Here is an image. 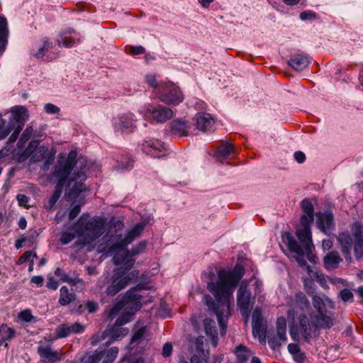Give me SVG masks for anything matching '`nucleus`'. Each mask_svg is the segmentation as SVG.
I'll use <instances>...</instances> for the list:
<instances>
[{"mask_svg": "<svg viewBox=\"0 0 363 363\" xmlns=\"http://www.w3.org/2000/svg\"><path fill=\"white\" fill-rule=\"evenodd\" d=\"M86 226V222L83 220V216H81L79 220L74 223L71 228L74 230L76 234L80 238L79 239H83L86 234V230L84 229Z\"/></svg>", "mask_w": 363, "mask_h": 363, "instance_id": "4c0bfd02", "label": "nucleus"}, {"mask_svg": "<svg viewBox=\"0 0 363 363\" xmlns=\"http://www.w3.org/2000/svg\"><path fill=\"white\" fill-rule=\"evenodd\" d=\"M44 109L47 113L56 114L60 112V108L52 104H46Z\"/></svg>", "mask_w": 363, "mask_h": 363, "instance_id": "0e129e2a", "label": "nucleus"}, {"mask_svg": "<svg viewBox=\"0 0 363 363\" xmlns=\"http://www.w3.org/2000/svg\"><path fill=\"white\" fill-rule=\"evenodd\" d=\"M315 216L317 217L316 225L318 228L323 233L330 235L335 228L333 213L330 211H319L316 213Z\"/></svg>", "mask_w": 363, "mask_h": 363, "instance_id": "f8f14e48", "label": "nucleus"}, {"mask_svg": "<svg viewBox=\"0 0 363 363\" xmlns=\"http://www.w3.org/2000/svg\"><path fill=\"white\" fill-rule=\"evenodd\" d=\"M315 317L318 319V330L320 328H330L333 325V320L330 315L326 314V311L322 313V314H316L315 313Z\"/></svg>", "mask_w": 363, "mask_h": 363, "instance_id": "f704fd0d", "label": "nucleus"}, {"mask_svg": "<svg viewBox=\"0 0 363 363\" xmlns=\"http://www.w3.org/2000/svg\"><path fill=\"white\" fill-rule=\"evenodd\" d=\"M105 355V347L100 346L90 355H85L80 358V363H99Z\"/></svg>", "mask_w": 363, "mask_h": 363, "instance_id": "cd10ccee", "label": "nucleus"}, {"mask_svg": "<svg viewBox=\"0 0 363 363\" xmlns=\"http://www.w3.org/2000/svg\"><path fill=\"white\" fill-rule=\"evenodd\" d=\"M169 127L172 134L179 137L187 136L190 129L189 123L182 119H174L169 123Z\"/></svg>", "mask_w": 363, "mask_h": 363, "instance_id": "5701e85b", "label": "nucleus"}, {"mask_svg": "<svg viewBox=\"0 0 363 363\" xmlns=\"http://www.w3.org/2000/svg\"><path fill=\"white\" fill-rule=\"evenodd\" d=\"M75 238L74 233L63 232L61 235L60 241L63 245L69 243Z\"/></svg>", "mask_w": 363, "mask_h": 363, "instance_id": "864d4df0", "label": "nucleus"}, {"mask_svg": "<svg viewBox=\"0 0 363 363\" xmlns=\"http://www.w3.org/2000/svg\"><path fill=\"white\" fill-rule=\"evenodd\" d=\"M19 318L26 322H32L35 317L32 315L31 311L29 309L22 311L19 313Z\"/></svg>", "mask_w": 363, "mask_h": 363, "instance_id": "6e6d98bb", "label": "nucleus"}, {"mask_svg": "<svg viewBox=\"0 0 363 363\" xmlns=\"http://www.w3.org/2000/svg\"><path fill=\"white\" fill-rule=\"evenodd\" d=\"M213 123V118L208 113H201L196 116V127L200 130H208Z\"/></svg>", "mask_w": 363, "mask_h": 363, "instance_id": "7c9ffc66", "label": "nucleus"}, {"mask_svg": "<svg viewBox=\"0 0 363 363\" xmlns=\"http://www.w3.org/2000/svg\"><path fill=\"white\" fill-rule=\"evenodd\" d=\"M144 225L141 223L136 224L126 235V241L131 243L136 238H138L143 231Z\"/></svg>", "mask_w": 363, "mask_h": 363, "instance_id": "58836bf2", "label": "nucleus"}, {"mask_svg": "<svg viewBox=\"0 0 363 363\" xmlns=\"http://www.w3.org/2000/svg\"><path fill=\"white\" fill-rule=\"evenodd\" d=\"M263 322V315L262 309L256 308L252 315V323Z\"/></svg>", "mask_w": 363, "mask_h": 363, "instance_id": "5fc2aeb1", "label": "nucleus"}, {"mask_svg": "<svg viewBox=\"0 0 363 363\" xmlns=\"http://www.w3.org/2000/svg\"><path fill=\"white\" fill-rule=\"evenodd\" d=\"M102 346H104L105 347V355L103 357L104 358L103 363L113 362L118 354V352H119L118 347H112L106 350V348L109 346V345H107V342H106V344L103 345Z\"/></svg>", "mask_w": 363, "mask_h": 363, "instance_id": "c9c22d12", "label": "nucleus"}, {"mask_svg": "<svg viewBox=\"0 0 363 363\" xmlns=\"http://www.w3.org/2000/svg\"><path fill=\"white\" fill-rule=\"evenodd\" d=\"M209 356L208 355V353H206V355L202 354H194L191 357V363H208ZM180 363H189L186 361H183Z\"/></svg>", "mask_w": 363, "mask_h": 363, "instance_id": "3c124183", "label": "nucleus"}, {"mask_svg": "<svg viewBox=\"0 0 363 363\" xmlns=\"http://www.w3.org/2000/svg\"><path fill=\"white\" fill-rule=\"evenodd\" d=\"M195 347L196 350L197 352V354H202L206 355V353H208V355L209 356V351L208 350H205L203 349V337L200 336L196 338L195 341Z\"/></svg>", "mask_w": 363, "mask_h": 363, "instance_id": "09e8293b", "label": "nucleus"}, {"mask_svg": "<svg viewBox=\"0 0 363 363\" xmlns=\"http://www.w3.org/2000/svg\"><path fill=\"white\" fill-rule=\"evenodd\" d=\"M128 328L123 327L116 321L113 325L108 326L104 330V334L110 337L107 345H110L113 341L122 339L128 334Z\"/></svg>", "mask_w": 363, "mask_h": 363, "instance_id": "f3484780", "label": "nucleus"}, {"mask_svg": "<svg viewBox=\"0 0 363 363\" xmlns=\"http://www.w3.org/2000/svg\"><path fill=\"white\" fill-rule=\"evenodd\" d=\"M145 82L147 84V85L153 89V94L155 96L157 95V91L160 87V85L162 82H165V81L158 82L157 79V76L155 74H147L145 77Z\"/></svg>", "mask_w": 363, "mask_h": 363, "instance_id": "e433bc0d", "label": "nucleus"}, {"mask_svg": "<svg viewBox=\"0 0 363 363\" xmlns=\"http://www.w3.org/2000/svg\"><path fill=\"white\" fill-rule=\"evenodd\" d=\"M9 30L6 18L0 16V52H4L8 43Z\"/></svg>", "mask_w": 363, "mask_h": 363, "instance_id": "c756f323", "label": "nucleus"}, {"mask_svg": "<svg viewBox=\"0 0 363 363\" xmlns=\"http://www.w3.org/2000/svg\"><path fill=\"white\" fill-rule=\"evenodd\" d=\"M147 111L155 121L160 123L166 122L173 116L171 108L160 104L148 108Z\"/></svg>", "mask_w": 363, "mask_h": 363, "instance_id": "dca6fc26", "label": "nucleus"}, {"mask_svg": "<svg viewBox=\"0 0 363 363\" xmlns=\"http://www.w3.org/2000/svg\"><path fill=\"white\" fill-rule=\"evenodd\" d=\"M141 149L144 153L155 158L165 157L168 154L164 143L155 138L144 140L141 144Z\"/></svg>", "mask_w": 363, "mask_h": 363, "instance_id": "6e6552de", "label": "nucleus"}, {"mask_svg": "<svg viewBox=\"0 0 363 363\" xmlns=\"http://www.w3.org/2000/svg\"><path fill=\"white\" fill-rule=\"evenodd\" d=\"M342 259L337 251H331L323 258L324 267L328 270L337 269Z\"/></svg>", "mask_w": 363, "mask_h": 363, "instance_id": "393cba45", "label": "nucleus"}, {"mask_svg": "<svg viewBox=\"0 0 363 363\" xmlns=\"http://www.w3.org/2000/svg\"><path fill=\"white\" fill-rule=\"evenodd\" d=\"M303 221H300V228H296V235L306 252L310 253L312 248L314 247L312 240L311 224L306 221V218H303Z\"/></svg>", "mask_w": 363, "mask_h": 363, "instance_id": "1a4fd4ad", "label": "nucleus"}, {"mask_svg": "<svg viewBox=\"0 0 363 363\" xmlns=\"http://www.w3.org/2000/svg\"><path fill=\"white\" fill-rule=\"evenodd\" d=\"M156 97L169 106H177L184 100V94L181 89L170 81L162 83Z\"/></svg>", "mask_w": 363, "mask_h": 363, "instance_id": "20e7f679", "label": "nucleus"}, {"mask_svg": "<svg viewBox=\"0 0 363 363\" xmlns=\"http://www.w3.org/2000/svg\"><path fill=\"white\" fill-rule=\"evenodd\" d=\"M37 352L41 361L45 363H55L63 358V354L57 350H52L50 345L39 346Z\"/></svg>", "mask_w": 363, "mask_h": 363, "instance_id": "2eb2a0df", "label": "nucleus"}, {"mask_svg": "<svg viewBox=\"0 0 363 363\" xmlns=\"http://www.w3.org/2000/svg\"><path fill=\"white\" fill-rule=\"evenodd\" d=\"M86 179V175L82 169L81 170L74 172L72 177L69 180L68 184L70 185L71 182H74L72 189L71 193L75 196H77L80 193L86 190V185L84 182Z\"/></svg>", "mask_w": 363, "mask_h": 363, "instance_id": "a211bd4d", "label": "nucleus"}, {"mask_svg": "<svg viewBox=\"0 0 363 363\" xmlns=\"http://www.w3.org/2000/svg\"><path fill=\"white\" fill-rule=\"evenodd\" d=\"M60 196L61 194H59L57 191L53 192L52 195L51 196L48 201V206L47 208L48 210H51L54 207V206L60 199Z\"/></svg>", "mask_w": 363, "mask_h": 363, "instance_id": "680f3d73", "label": "nucleus"}, {"mask_svg": "<svg viewBox=\"0 0 363 363\" xmlns=\"http://www.w3.org/2000/svg\"><path fill=\"white\" fill-rule=\"evenodd\" d=\"M32 256V252L30 250L26 251L22 255L20 256L18 259L16 261L17 265H21L24 262L29 261Z\"/></svg>", "mask_w": 363, "mask_h": 363, "instance_id": "774afa93", "label": "nucleus"}, {"mask_svg": "<svg viewBox=\"0 0 363 363\" xmlns=\"http://www.w3.org/2000/svg\"><path fill=\"white\" fill-rule=\"evenodd\" d=\"M85 309L90 313H95L99 310L98 303L93 301H89L85 304Z\"/></svg>", "mask_w": 363, "mask_h": 363, "instance_id": "e2e57ef3", "label": "nucleus"}, {"mask_svg": "<svg viewBox=\"0 0 363 363\" xmlns=\"http://www.w3.org/2000/svg\"><path fill=\"white\" fill-rule=\"evenodd\" d=\"M48 152V148L47 147L44 145L40 146L35 150L32 160L35 162H41L46 157Z\"/></svg>", "mask_w": 363, "mask_h": 363, "instance_id": "79ce46f5", "label": "nucleus"}, {"mask_svg": "<svg viewBox=\"0 0 363 363\" xmlns=\"http://www.w3.org/2000/svg\"><path fill=\"white\" fill-rule=\"evenodd\" d=\"M235 353L238 363H246L250 357L253 354V352L250 348L242 344L236 347Z\"/></svg>", "mask_w": 363, "mask_h": 363, "instance_id": "2f4dec72", "label": "nucleus"}, {"mask_svg": "<svg viewBox=\"0 0 363 363\" xmlns=\"http://www.w3.org/2000/svg\"><path fill=\"white\" fill-rule=\"evenodd\" d=\"M339 296L345 303H352L354 301L353 294L348 289H344L342 291H340Z\"/></svg>", "mask_w": 363, "mask_h": 363, "instance_id": "8fccbe9b", "label": "nucleus"}, {"mask_svg": "<svg viewBox=\"0 0 363 363\" xmlns=\"http://www.w3.org/2000/svg\"><path fill=\"white\" fill-rule=\"evenodd\" d=\"M60 293L58 302L61 306H67L75 299V294L69 293L68 288L65 286L61 287Z\"/></svg>", "mask_w": 363, "mask_h": 363, "instance_id": "72a5a7b5", "label": "nucleus"}, {"mask_svg": "<svg viewBox=\"0 0 363 363\" xmlns=\"http://www.w3.org/2000/svg\"><path fill=\"white\" fill-rule=\"evenodd\" d=\"M106 220L101 217L96 216L92 218L89 221L86 222V226L84 228L86 230V235L83 239H79L74 243L75 247L82 245L84 247L89 243L94 241L96 239L99 238L102 233L105 225Z\"/></svg>", "mask_w": 363, "mask_h": 363, "instance_id": "39448f33", "label": "nucleus"}, {"mask_svg": "<svg viewBox=\"0 0 363 363\" xmlns=\"http://www.w3.org/2000/svg\"><path fill=\"white\" fill-rule=\"evenodd\" d=\"M133 115L132 113L124 114L114 122L116 130H120L122 133H132L135 126L133 124Z\"/></svg>", "mask_w": 363, "mask_h": 363, "instance_id": "4be33fe9", "label": "nucleus"}, {"mask_svg": "<svg viewBox=\"0 0 363 363\" xmlns=\"http://www.w3.org/2000/svg\"><path fill=\"white\" fill-rule=\"evenodd\" d=\"M129 53L132 55H138L144 54L145 52V49L142 45H138V46H129L128 48Z\"/></svg>", "mask_w": 363, "mask_h": 363, "instance_id": "4d7b16f0", "label": "nucleus"}, {"mask_svg": "<svg viewBox=\"0 0 363 363\" xmlns=\"http://www.w3.org/2000/svg\"><path fill=\"white\" fill-rule=\"evenodd\" d=\"M16 199L20 206L28 208L29 206L28 205V203L30 200L28 196L25 194H19L17 195Z\"/></svg>", "mask_w": 363, "mask_h": 363, "instance_id": "052dcab7", "label": "nucleus"}, {"mask_svg": "<svg viewBox=\"0 0 363 363\" xmlns=\"http://www.w3.org/2000/svg\"><path fill=\"white\" fill-rule=\"evenodd\" d=\"M33 134V128L30 126H28L26 130L23 131L21 137L19 140V142H26L28 140Z\"/></svg>", "mask_w": 363, "mask_h": 363, "instance_id": "338daca9", "label": "nucleus"}, {"mask_svg": "<svg viewBox=\"0 0 363 363\" xmlns=\"http://www.w3.org/2000/svg\"><path fill=\"white\" fill-rule=\"evenodd\" d=\"M85 327L79 323H74L71 325L61 324L56 328V336L57 338H65L71 334L82 333Z\"/></svg>", "mask_w": 363, "mask_h": 363, "instance_id": "6ab92c4d", "label": "nucleus"}, {"mask_svg": "<svg viewBox=\"0 0 363 363\" xmlns=\"http://www.w3.org/2000/svg\"><path fill=\"white\" fill-rule=\"evenodd\" d=\"M300 206L303 211V215L300 217V221H303V218H306V221L313 223L314 221V206L311 200L308 198L303 199Z\"/></svg>", "mask_w": 363, "mask_h": 363, "instance_id": "b1692460", "label": "nucleus"}, {"mask_svg": "<svg viewBox=\"0 0 363 363\" xmlns=\"http://www.w3.org/2000/svg\"><path fill=\"white\" fill-rule=\"evenodd\" d=\"M129 242L126 241V238H121L120 235L116 241L109 247L108 252H113L118 250H122L125 248L126 245H128Z\"/></svg>", "mask_w": 363, "mask_h": 363, "instance_id": "37998d69", "label": "nucleus"}, {"mask_svg": "<svg viewBox=\"0 0 363 363\" xmlns=\"http://www.w3.org/2000/svg\"><path fill=\"white\" fill-rule=\"evenodd\" d=\"M251 298V292L247 289V285L245 281H242L237 292V303L240 309L242 315H248L250 311V304Z\"/></svg>", "mask_w": 363, "mask_h": 363, "instance_id": "4468645a", "label": "nucleus"}, {"mask_svg": "<svg viewBox=\"0 0 363 363\" xmlns=\"http://www.w3.org/2000/svg\"><path fill=\"white\" fill-rule=\"evenodd\" d=\"M267 337L268 344L273 350L279 349L282 344L286 342V320L284 317L280 316L277 318L276 323V334H269Z\"/></svg>", "mask_w": 363, "mask_h": 363, "instance_id": "423d86ee", "label": "nucleus"}, {"mask_svg": "<svg viewBox=\"0 0 363 363\" xmlns=\"http://www.w3.org/2000/svg\"><path fill=\"white\" fill-rule=\"evenodd\" d=\"M135 260L134 259H128L123 262V265L121 267L117 268L114 271L116 272H119V271H121V274H123L124 275L126 272H129L133 268V267L135 264Z\"/></svg>", "mask_w": 363, "mask_h": 363, "instance_id": "49530a36", "label": "nucleus"}, {"mask_svg": "<svg viewBox=\"0 0 363 363\" xmlns=\"http://www.w3.org/2000/svg\"><path fill=\"white\" fill-rule=\"evenodd\" d=\"M121 271L119 272H113L110 280L111 283L105 291L107 296L110 297L116 296L129 284V279L124 277L123 274H121Z\"/></svg>", "mask_w": 363, "mask_h": 363, "instance_id": "ddd939ff", "label": "nucleus"}, {"mask_svg": "<svg viewBox=\"0 0 363 363\" xmlns=\"http://www.w3.org/2000/svg\"><path fill=\"white\" fill-rule=\"evenodd\" d=\"M252 335L254 337H257V335H260L262 333H267V326L263 322L252 323Z\"/></svg>", "mask_w": 363, "mask_h": 363, "instance_id": "de8ad7c7", "label": "nucleus"}, {"mask_svg": "<svg viewBox=\"0 0 363 363\" xmlns=\"http://www.w3.org/2000/svg\"><path fill=\"white\" fill-rule=\"evenodd\" d=\"M310 63L308 55L303 52L291 54L288 65L296 71L303 70Z\"/></svg>", "mask_w": 363, "mask_h": 363, "instance_id": "aec40b11", "label": "nucleus"}, {"mask_svg": "<svg viewBox=\"0 0 363 363\" xmlns=\"http://www.w3.org/2000/svg\"><path fill=\"white\" fill-rule=\"evenodd\" d=\"M317 320L314 311L310 312L308 315L304 313L300 314L289 324L291 339L295 342H299L302 337L305 342L311 344L318 330Z\"/></svg>", "mask_w": 363, "mask_h": 363, "instance_id": "7ed1b4c3", "label": "nucleus"}, {"mask_svg": "<svg viewBox=\"0 0 363 363\" xmlns=\"http://www.w3.org/2000/svg\"><path fill=\"white\" fill-rule=\"evenodd\" d=\"M143 289H145L143 284H139L126 291L123 301L126 308L134 310V312L138 311L142 308L143 296L137 292Z\"/></svg>", "mask_w": 363, "mask_h": 363, "instance_id": "9b49d317", "label": "nucleus"}, {"mask_svg": "<svg viewBox=\"0 0 363 363\" xmlns=\"http://www.w3.org/2000/svg\"><path fill=\"white\" fill-rule=\"evenodd\" d=\"M173 347L170 342H167L163 345L162 354L164 357L167 358L171 356Z\"/></svg>", "mask_w": 363, "mask_h": 363, "instance_id": "69168bd1", "label": "nucleus"}, {"mask_svg": "<svg viewBox=\"0 0 363 363\" xmlns=\"http://www.w3.org/2000/svg\"><path fill=\"white\" fill-rule=\"evenodd\" d=\"M295 306L299 308L301 311H308L311 308V303L306 296L301 291H299L295 294Z\"/></svg>", "mask_w": 363, "mask_h": 363, "instance_id": "473e14b6", "label": "nucleus"}, {"mask_svg": "<svg viewBox=\"0 0 363 363\" xmlns=\"http://www.w3.org/2000/svg\"><path fill=\"white\" fill-rule=\"evenodd\" d=\"M205 333L211 337V345L216 347L218 345V333L215 321L211 318H205L203 321Z\"/></svg>", "mask_w": 363, "mask_h": 363, "instance_id": "a878e982", "label": "nucleus"}, {"mask_svg": "<svg viewBox=\"0 0 363 363\" xmlns=\"http://www.w3.org/2000/svg\"><path fill=\"white\" fill-rule=\"evenodd\" d=\"M121 162L122 168H129L133 167V160L128 155H122Z\"/></svg>", "mask_w": 363, "mask_h": 363, "instance_id": "bf43d9fd", "label": "nucleus"}, {"mask_svg": "<svg viewBox=\"0 0 363 363\" xmlns=\"http://www.w3.org/2000/svg\"><path fill=\"white\" fill-rule=\"evenodd\" d=\"M15 121L24 125L26 121L28 119V109L22 106H16L11 111Z\"/></svg>", "mask_w": 363, "mask_h": 363, "instance_id": "c85d7f7f", "label": "nucleus"}, {"mask_svg": "<svg viewBox=\"0 0 363 363\" xmlns=\"http://www.w3.org/2000/svg\"><path fill=\"white\" fill-rule=\"evenodd\" d=\"M51 47L52 43L50 42L49 38H44L43 39V45L38 48V51L33 53V56H35L37 59H43V57L45 55V52H47Z\"/></svg>", "mask_w": 363, "mask_h": 363, "instance_id": "a19ab883", "label": "nucleus"}, {"mask_svg": "<svg viewBox=\"0 0 363 363\" xmlns=\"http://www.w3.org/2000/svg\"><path fill=\"white\" fill-rule=\"evenodd\" d=\"M245 274L244 267L236 263L233 269H221L218 272L216 283H208V290L213 294L215 300L209 296H205V301L209 310L216 314L218 324L221 328L220 335H225L227 328V320L230 313V299L240 281Z\"/></svg>", "mask_w": 363, "mask_h": 363, "instance_id": "f257e3e1", "label": "nucleus"}, {"mask_svg": "<svg viewBox=\"0 0 363 363\" xmlns=\"http://www.w3.org/2000/svg\"><path fill=\"white\" fill-rule=\"evenodd\" d=\"M300 18L303 21L313 20L317 18V14L312 11H305L300 13Z\"/></svg>", "mask_w": 363, "mask_h": 363, "instance_id": "13d9d810", "label": "nucleus"}, {"mask_svg": "<svg viewBox=\"0 0 363 363\" xmlns=\"http://www.w3.org/2000/svg\"><path fill=\"white\" fill-rule=\"evenodd\" d=\"M352 230V235L346 231L339 233L337 238L341 252L348 263L352 262L351 255L352 245L356 259L363 260V230L361 224L354 223Z\"/></svg>", "mask_w": 363, "mask_h": 363, "instance_id": "f03ea898", "label": "nucleus"}, {"mask_svg": "<svg viewBox=\"0 0 363 363\" xmlns=\"http://www.w3.org/2000/svg\"><path fill=\"white\" fill-rule=\"evenodd\" d=\"M147 245V242L146 240H143L138 242L136 245H135L132 250H127L125 253V256L123 257L121 259H119L116 256L113 257L114 263L116 264H119L122 260H124L128 256L134 257L139 254H141L145 251Z\"/></svg>", "mask_w": 363, "mask_h": 363, "instance_id": "bb28decb", "label": "nucleus"}, {"mask_svg": "<svg viewBox=\"0 0 363 363\" xmlns=\"http://www.w3.org/2000/svg\"><path fill=\"white\" fill-rule=\"evenodd\" d=\"M77 163V152L72 150L69 152L65 162L58 161L55 167L53 175L57 179L67 182L68 176L74 169Z\"/></svg>", "mask_w": 363, "mask_h": 363, "instance_id": "0eeeda50", "label": "nucleus"}, {"mask_svg": "<svg viewBox=\"0 0 363 363\" xmlns=\"http://www.w3.org/2000/svg\"><path fill=\"white\" fill-rule=\"evenodd\" d=\"M236 154V150L233 145L228 142H222L215 151V157L220 163L224 160L234 156Z\"/></svg>", "mask_w": 363, "mask_h": 363, "instance_id": "412c9836", "label": "nucleus"}, {"mask_svg": "<svg viewBox=\"0 0 363 363\" xmlns=\"http://www.w3.org/2000/svg\"><path fill=\"white\" fill-rule=\"evenodd\" d=\"M146 332L145 327H141L136 331H135L132 335L130 340V345H133L134 347L136 345L140 344L144 340V335Z\"/></svg>", "mask_w": 363, "mask_h": 363, "instance_id": "ea45409f", "label": "nucleus"}, {"mask_svg": "<svg viewBox=\"0 0 363 363\" xmlns=\"http://www.w3.org/2000/svg\"><path fill=\"white\" fill-rule=\"evenodd\" d=\"M132 312L131 313H124L123 315H121V316H119L117 319H116V322L118 323L120 325H121L122 326L125 324H126L127 323H129L130 321L132 320V317H133V315L135 313L134 312V310H131Z\"/></svg>", "mask_w": 363, "mask_h": 363, "instance_id": "603ef678", "label": "nucleus"}, {"mask_svg": "<svg viewBox=\"0 0 363 363\" xmlns=\"http://www.w3.org/2000/svg\"><path fill=\"white\" fill-rule=\"evenodd\" d=\"M282 240L287 246L288 250L293 253L298 255L296 262L301 267H305L307 265V262L303 258V255L306 252L305 249L301 247L298 241L295 239L293 235L289 232H284L281 235Z\"/></svg>", "mask_w": 363, "mask_h": 363, "instance_id": "9d476101", "label": "nucleus"}, {"mask_svg": "<svg viewBox=\"0 0 363 363\" xmlns=\"http://www.w3.org/2000/svg\"><path fill=\"white\" fill-rule=\"evenodd\" d=\"M0 333H1V336L4 337V340L10 341L15 337V330L13 328L9 327L6 323H3L0 326Z\"/></svg>", "mask_w": 363, "mask_h": 363, "instance_id": "c03bdc74", "label": "nucleus"}, {"mask_svg": "<svg viewBox=\"0 0 363 363\" xmlns=\"http://www.w3.org/2000/svg\"><path fill=\"white\" fill-rule=\"evenodd\" d=\"M313 306L316 309V314H322V313L326 311L325 304L319 296L315 295L313 297Z\"/></svg>", "mask_w": 363, "mask_h": 363, "instance_id": "a18cd8bd", "label": "nucleus"}]
</instances>
